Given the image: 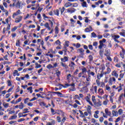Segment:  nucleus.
Returning a JSON list of instances; mask_svg holds the SVG:
<instances>
[{"instance_id": "1", "label": "nucleus", "mask_w": 125, "mask_h": 125, "mask_svg": "<svg viewBox=\"0 0 125 125\" xmlns=\"http://www.w3.org/2000/svg\"><path fill=\"white\" fill-rule=\"evenodd\" d=\"M77 53H80V54L79 55V57H80V58H84V50L82 48H78L77 49Z\"/></svg>"}, {"instance_id": "2", "label": "nucleus", "mask_w": 125, "mask_h": 125, "mask_svg": "<svg viewBox=\"0 0 125 125\" xmlns=\"http://www.w3.org/2000/svg\"><path fill=\"white\" fill-rule=\"evenodd\" d=\"M116 83V78L114 77H110L109 79L108 83L109 85H112Z\"/></svg>"}, {"instance_id": "3", "label": "nucleus", "mask_w": 125, "mask_h": 125, "mask_svg": "<svg viewBox=\"0 0 125 125\" xmlns=\"http://www.w3.org/2000/svg\"><path fill=\"white\" fill-rule=\"evenodd\" d=\"M94 104L95 105V107L97 108H99V107H101L102 105V103L101 101H100V100L98 99V102H95Z\"/></svg>"}, {"instance_id": "4", "label": "nucleus", "mask_w": 125, "mask_h": 125, "mask_svg": "<svg viewBox=\"0 0 125 125\" xmlns=\"http://www.w3.org/2000/svg\"><path fill=\"white\" fill-rule=\"evenodd\" d=\"M20 14H21V11H20V10H18L17 12L13 13L12 17L15 19L16 16H18V15H20Z\"/></svg>"}, {"instance_id": "5", "label": "nucleus", "mask_w": 125, "mask_h": 125, "mask_svg": "<svg viewBox=\"0 0 125 125\" xmlns=\"http://www.w3.org/2000/svg\"><path fill=\"white\" fill-rule=\"evenodd\" d=\"M111 76L115 77L116 79H118V78H119V73H118L117 71L114 70L111 73Z\"/></svg>"}, {"instance_id": "6", "label": "nucleus", "mask_w": 125, "mask_h": 125, "mask_svg": "<svg viewBox=\"0 0 125 125\" xmlns=\"http://www.w3.org/2000/svg\"><path fill=\"white\" fill-rule=\"evenodd\" d=\"M112 39H113L114 42H120V41H119L117 39H120V35H112L111 36Z\"/></svg>"}, {"instance_id": "7", "label": "nucleus", "mask_w": 125, "mask_h": 125, "mask_svg": "<svg viewBox=\"0 0 125 125\" xmlns=\"http://www.w3.org/2000/svg\"><path fill=\"white\" fill-rule=\"evenodd\" d=\"M66 10L68 13H70V14H72V13H74L76 11V9L74 8H70L67 9Z\"/></svg>"}, {"instance_id": "8", "label": "nucleus", "mask_w": 125, "mask_h": 125, "mask_svg": "<svg viewBox=\"0 0 125 125\" xmlns=\"http://www.w3.org/2000/svg\"><path fill=\"white\" fill-rule=\"evenodd\" d=\"M92 31H93V29H92L91 26H89V27L86 28L84 30L85 33H89V32H92Z\"/></svg>"}, {"instance_id": "9", "label": "nucleus", "mask_w": 125, "mask_h": 125, "mask_svg": "<svg viewBox=\"0 0 125 125\" xmlns=\"http://www.w3.org/2000/svg\"><path fill=\"white\" fill-rule=\"evenodd\" d=\"M22 18L23 17L21 16H19L18 18L16 19V20L15 21V23H20V22H21L22 21Z\"/></svg>"}, {"instance_id": "10", "label": "nucleus", "mask_w": 125, "mask_h": 125, "mask_svg": "<svg viewBox=\"0 0 125 125\" xmlns=\"http://www.w3.org/2000/svg\"><path fill=\"white\" fill-rule=\"evenodd\" d=\"M124 97H125V89H124V93H122L120 95L118 98V101H121L124 98Z\"/></svg>"}, {"instance_id": "11", "label": "nucleus", "mask_w": 125, "mask_h": 125, "mask_svg": "<svg viewBox=\"0 0 125 125\" xmlns=\"http://www.w3.org/2000/svg\"><path fill=\"white\" fill-rule=\"evenodd\" d=\"M124 77H125V74L121 73L119 75V78H118V81L119 82H121V81H122V79H124Z\"/></svg>"}, {"instance_id": "12", "label": "nucleus", "mask_w": 125, "mask_h": 125, "mask_svg": "<svg viewBox=\"0 0 125 125\" xmlns=\"http://www.w3.org/2000/svg\"><path fill=\"white\" fill-rule=\"evenodd\" d=\"M123 86H124V84H122V83H120L118 86V90H117L118 92H121L122 90H123Z\"/></svg>"}, {"instance_id": "13", "label": "nucleus", "mask_w": 125, "mask_h": 125, "mask_svg": "<svg viewBox=\"0 0 125 125\" xmlns=\"http://www.w3.org/2000/svg\"><path fill=\"white\" fill-rule=\"evenodd\" d=\"M64 7H66V8L70 7V6H72V3L69 2H65L64 3Z\"/></svg>"}, {"instance_id": "14", "label": "nucleus", "mask_w": 125, "mask_h": 125, "mask_svg": "<svg viewBox=\"0 0 125 125\" xmlns=\"http://www.w3.org/2000/svg\"><path fill=\"white\" fill-rule=\"evenodd\" d=\"M24 113H23V112H20L18 114V116H19V118H22V117H23V118H25V117L27 116L28 115V114H24Z\"/></svg>"}, {"instance_id": "15", "label": "nucleus", "mask_w": 125, "mask_h": 125, "mask_svg": "<svg viewBox=\"0 0 125 125\" xmlns=\"http://www.w3.org/2000/svg\"><path fill=\"white\" fill-rule=\"evenodd\" d=\"M86 110L88 113L89 115H91V106H90V105H88Z\"/></svg>"}, {"instance_id": "16", "label": "nucleus", "mask_w": 125, "mask_h": 125, "mask_svg": "<svg viewBox=\"0 0 125 125\" xmlns=\"http://www.w3.org/2000/svg\"><path fill=\"white\" fill-rule=\"evenodd\" d=\"M62 62H67L69 61V59L67 57H64L63 58H61Z\"/></svg>"}, {"instance_id": "17", "label": "nucleus", "mask_w": 125, "mask_h": 125, "mask_svg": "<svg viewBox=\"0 0 125 125\" xmlns=\"http://www.w3.org/2000/svg\"><path fill=\"white\" fill-rule=\"evenodd\" d=\"M44 26L48 30V31H50L51 30V28H50L48 22H46L45 24H44Z\"/></svg>"}, {"instance_id": "18", "label": "nucleus", "mask_w": 125, "mask_h": 125, "mask_svg": "<svg viewBox=\"0 0 125 125\" xmlns=\"http://www.w3.org/2000/svg\"><path fill=\"white\" fill-rule=\"evenodd\" d=\"M111 68H110L109 67H107V71L104 72V75H109V74H110V73H111Z\"/></svg>"}, {"instance_id": "19", "label": "nucleus", "mask_w": 125, "mask_h": 125, "mask_svg": "<svg viewBox=\"0 0 125 125\" xmlns=\"http://www.w3.org/2000/svg\"><path fill=\"white\" fill-rule=\"evenodd\" d=\"M75 65L76 64L75 63H74V62H71L69 66L70 67V68H71V69H75Z\"/></svg>"}, {"instance_id": "20", "label": "nucleus", "mask_w": 125, "mask_h": 125, "mask_svg": "<svg viewBox=\"0 0 125 125\" xmlns=\"http://www.w3.org/2000/svg\"><path fill=\"white\" fill-rule=\"evenodd\" d=\"M104 112L107 116H111V112L109 111V109L108 108H105Z\"/></svg>"}, {"instance_id": "21", "label": "nucleus", "mask_w": 125, "mask_h": 125, "mask_svg": "<svg viewBox=\"0 0 125 125\" xmlns=\"http://www.w3.org/2000/svg\"><path fill=\"white\" fill-rule=\"evenodd\" d=\"M72 45L75 46L76 48H80V47H81V44H80V43H77L76 44L73 43L72 44Z\"/></svg>"}, {"instance_id": "22", "label": "nucleus", "mask_w": 125, "mask_h": 125, "mask_svg": "<svg viewBox=\"0 0 125 125\" xmlns=\"http://www.w3.org/2000/svg\"><path fill=\"white\" fill-rule=\"evenodd\" d=\"M98 91L99 94H100V95H103V94H104V91L102 88H99L98 90Z\"/></svg>"}, {"instance_id": "23", "label": "nucleus", "mask_w": 125, "mask_h": 125, "mask_svg": "<svg viewBox=\"0 0 125 125\" xmlns=\"http://www.w3.org/2000/svg\"><path fill=\"white\" fill-rule=\"evenodd\" d=\"M59 33V28L58 26H56L55 28V35H58Z\"/></svg>"}, {"instance_id": "24", "label": "nucleus", "mask_w": 125, "mask_h": 125, "mask_svg": "<svg viewBox=\"0 0 125 125\" xmlns=\"http://www.w3.org/2000/svg\"><path fill=\"white\" fill-rule=\"evenodd\" d=\"M64 113L62 110H56V115H61L62 114H63Z\"/></svg>"}, {"instance_id": "25", "label": "nucleus", "mask_w": 125, "mask_h": 125, "mask_svg": "<svg viewBox=\"0 0 125 125\" xmlns=\"http://www.w3.org/2000/svg\"><path fill=\"white\" fill-rule=\"evenodd\" d=\"M79 112L81 114V115L80 116V117L81 118H85V116H84V114H83V111H82V110H79Z\"/></svg>"}, {"instance_id": "26", "label": "nucleus", "mask_w": 125, "mask_h": 125, "mask_svg": "<svg viewBox=\"0 0 125 125\" xmlns=\"http://www.w3.org/2000/svg\"><path fill=\"white\" fill-rule=\"evenodd\" d=\"M54 14L57 16H59V10L57 9L54 11Z\"/></svg>"}, {"instance_id": "27", "label": "nucleus", "mask_w": 125, "mask_h": 125, "mask_svg": "<svg viewBox=\"0 0 125 125\" xmlns=\"http://www.w3.org/2000/svg\"><path fill=\"white\" fill-rule=\"evenodd\" d=\"M112 114H113V116H114V117H118V111L115 110H113Z\"/></svg>"}, {"instance_id": "28", "label": "nucleus", "mask_w": 125, "mask_h": 125, "mask_svg": "<svg viewBox=\"0 0 125 125\" xmlns=\"http://www.w3.org/2000/svg\"><path fill=\"white\" fill-rule=\"evenodd\" d=\"M59 9L61 11V15H62V14H63V13L64 12V11H65V7H62V8H60Z\"/></svg>"}, {"instance_id": "29", "label": "nucleus", "mask_w": 125, "mask_h": 125, "mask_svg": "<svg viewBox=\"0 0 125 125\" xmlns=\"http://www.w3.org/2000/svg\"><path fill=\"white\" fill-rule=\"evenodd\" d=\"M33 15V14H27L26 15V16L24 18V20H26V19H28V18H30V17H31Z\"/></svg>"}, {"instance_id": "30", "label": "nucleus", "mask_w": 125, "mask_h": 125, "mask_svg": "<svg viewBox=\"0 0 125 125\" xmlns=\"http://www.w3.org/2000/svg\"><path fill=\"white\" fill-rule=\"evenodd\" d=\"M119 34L120 35V36H122V37H124L125 35V29H122V32L119 33Z\"/></svg>"}, {"instance_id": "31", "label": "nucleus", "mask_w": 125, "mask_h": 125, "mask_svg": "<svg viewBox=\"0 0 125 125\" xmlns=\"http://www.w3.org/2000/svg\"><path fill=\"white\" fill-rule=\"evenodd\" d=\"M104 75V72H103V73L100 74H98V76H97L98 79L99 80H100V79H101V78H102V77H103Z\"/></svg>"}, {"instance_id": "32", "label": "nucleus", "mask_w": 125, "mask_h": 125, "mask_svg": "<svg viewBox=\"0 0 125 125\" xmlns=\"http://www.w3.org/2000/svg\"><path fill=\"white\" fill-rule=\"evenodd\" d=\"M19 106V109L20 110H22V109L24 108V104H23V103H21L20 104Z\"/></svg>"}, {"instance_id": "33", "label": "nucleus", "mask_w": 125, "mask_h": 125, "mask_svg": "<svg viewBox=\"0 0 125 125\" xmlns=\"http://www.w3.org/2000/svg\"><path fill=\"white\" fill-rule=\"evenodd\" d=\"M61 65L62 66V67H63V68H65V69H67V68H68V65L63 63L62 62H61Z\"/></svg>"}, {"instance_id": "34", "label": "nucleus", "mask_w": 125, "mask_h": 125, "mask_svg": "<svg viewBox=\"0 0 125 125\" xmlns=\"http://www.w3.org/2000/svg\"><path fill=\"white\" fill-rule=\"evenodd\" d=\"M17 115H14L11 116L10 118H9V120L11 121V120H15V119H17Z\"/></svg>"}, {"instance_id": "35", "label": "nucleus", "mask_w": 125, "mask_h": 125, "mask_svg": "<svg viewBox=\"0 0 125 125\" xmlns=\"http://www.w3.org/2000/svg\"><path fill=\"white\" fill-rule=\"evenodd\" d=\"M35 65H36V67H35L36 69H38L42 67V65L39 64L38 62H35Z\"/></svg>"}, {"instance_id": "36", "label": "nucleus", "mask_w": 125, "mask_h": 125, "mask_svg": "<svg viewBox=\"0 0 125 125\" xmlns=\"http://www.w3.org/2000/svg\"><path fill=\"white\" fill-rule=\"evenodd\" d=\"M30 111H29V109L25 108L23 109V112H22V114H27V113H29Z\"/></svg>"}, {"instance_id": "37", "label": "nucleus", "mask_w": 125, "mask_h": 125, "mask_svg": "<svg viewBox=\"0 0 125 125\" xmlns=\"http://www.w3.org/2000/svg\"><path fill=\"white\" fill-rule=\"evenodd\" d=\"M104 45V44L102 43V42H100V45L99 46V48L100 49H102V47H103V46Z\"/></svg>"}, {"instance_id": "38", "label": "nucleus", "mask_w": 125, "mask_h": 125, "mask_svg": "<svg viewBox=\"0 0 125 125\" xmlns=\"http://www.w3.org/2000/svg\"><path fill=\"white\" fill-rule=\"evenodd\" d=\"M82 6L83 7H87V5H86V2L83 1L82 3Z\"/></svg>"}, {"instance_id": "39", "label": "nucleus", "mask_w": 125, "mask_h": 125, "mask_svg": "<svg viewBox=\"0 0 125 125\" xmlns=\"http://www.w3.org/2000/svg\"><path fill=\"white\" fill-rule=\"evenodd\" d=\"M3 106L4 107V108H8L9 107V104L8 103H3Z\"/></svg>"}, {"instance_id": "40", "label": "nucleus", "mask_w": 125, "mask_h": 125, "mask_svg": "<svg viewBox=\"0 0 125 125\" xmlns=\"http://www.w3.org/2000/svg\"><path fill=\"white\" fill-rule=\"evenodd\" d=\"M92 101L94 103V104L96 102V99H95V96H92Z\"/></svg>"}, {"instance_id": "41", "label": "nucleus", "mask_w": 125, "mask_h": 125, "mask_svg": "<svg viewBox=\"0 0 125 125\" xmlns=\"http://www.w3.org/2000/svg\"><path fill=\"white\" fill-rule=\"evenodd\" d=\"M51 112L52 115H56V110H54L53 108H51Z\"/></svg>"}, {"instance_id": "42", "label": "nucleus", "mask_w": 125, "mask_h": 125, "mask_svg": "<svg viewBox=\"0 0 125 125\" xmlns=\"http://www.w3.org/2000/svg\"><path fill=\"white\" fill-rule=\"evenodd\" d=\"M91 38H97V35H96V34L94 32H92L91 34Z\"/></svg>"}, {"instance_id": "43", "label": "nucleus", "mask_w": 125, "mask_h": 125, "mask_svg": "<svg viewBox=\"0 0 125 125\" xmlns=\"http://www.w3.org/2000/svg\"><path fill=\"white\" fill-rule=\"evenodd\" d=\"M113 61H114V62H115V63H117V62H119V59L117 58V57H115L114 58Z\"/></svg>"}, {"instance_id": "44", "label": "nucleus", "mask_w": 125, "mask_h": 125, "mask_svg": "<svg viewBox=\"0 0 125 125\" xmlns=\"http://www.w3.org/2000/svg\"><path fill=\"white\" fill-rule=\"evenodd\" d=\"M29 100H30V99L29 98H27L25 99L24 100V104H27L28 102H29Z\"/></svg>"}, {"instance_id": "45", "label": "nucleus", "mask_w": 125, "mask_h": 125, "mask_svg": "<svg viewBox=\"0 0 125 125\" xmlns=\"http://www.w3.org/2000/svg\"><path fill=\"white\" fill-rule=\"evenodd\" d=\"M93 90L94 91L95 93H97V86H94Z\"/></svg>"}, {"instance_id": "46", "label": "nucleus", "mask_w": 125, "mask_h": 125, "mask_svg": "<svg viewBox=\"0 0 125 125\" xmlns=\"http://www.w3.org/2000/svg\"><path fill=\"white\" fill-rule=\"evenodd\" d=\"M22 100V98H19L15 102V104H17L18 103H19L20 102H21V101Z\"/></svg>"}, {"instance_id": "47", "label": "nucleus", "mask_w": 125, "mask_h": 125, "mask_svg": "<svg viewBox=\"0 0 125 125\" xmlns=\"http://www.w3.org/2000/svg\"><path fill=\"white\" fill-rule=\"evenodd\" d=\"M88 59H89V60L90 62L92 61V60H93V57H92V55H90L88 56Z\"/></svg>"}, {"instance_id": "48", "label": "nucleus", "mask_w": 125, "mask_h": 125, "mask_svg": "<svg viewBox=\"0 0 125 125\" xmlns=\"http://www.w3.org/2000/svg\"><path fill=\"white\" fill-rule=\"evenodd\" d=\"M104 52V51L102 50H100L99 51V54L101 56V57H103V53Z\"/></svg>"}, {"instance_id": "49", "label": "nucleus", "mask_w": 125, "mask_h": 125, "mask_svg": "<svg viewBox=\"0 0 125 125\" xmlns=\"http://www.w3.org/2000/svg\"><path fill=\"white\" fill-rule=\"evenodd\" d=\"M105 53H104V55L105 56H109V55H110V52H109V51L105 50Z\"/></svg>"}, {"instance_id": "50", "label": "nucleus", "mask_w": 125, "mask_h": 125, "mask_svg": "<svg viewBox=\"0 0 125 125\" xmlns=\"http://www.w3.org/2000/svg\"><path fill=\"white\" fill-rule=\"evenodd\" d=\"M46 68H47V69H52V68H53V66H52V65L49 64H48V65L46 66Z\"/></svg>"}, {"instance_id": "51", "label": "nucleus", "mask_w": 125, "mask_h": 125, "mask_svg": "<svg viewBox=\"0 0 125 125\" xmlns=\"http://www.w3.org/2000/svg\"><path fill=\"white\" fill-rule=\"evenodd\" d=\"M105 88L107 90V91H110L111 90V87H110L108 85H106L105 86Z\"/></svg>"}, {"instance_id": "52", "label": "nucleus", "mask_w": 125, "mask_h": 125, "mask_svg": "<svg viewBox=\"0 0 125 125\" xmlns=\"http://www.w3.org/2000/svg\"><path fill=\"white\" fill-rule=\"evenodd\" d=\"M123 111L122 109H119L118 110V113L119 114V115H122V114L123 113Z\"/></svg>"}, {"instance_id": "53", "label": "nucleus", "mask_w": 125, "mask_h": 125, "mask_svg": "<svg viewBox=\"0 0 125 125\" xmlns=\"http://www.w3.org/2000/svg\"><path fill=\"white\" fill-rule=\"evenodd\" d=\"M57 93V95L58 96H60V97H64V96L63 95V94L60 93V92H58V93Z\"/></svg>"}, {"instance_id": "54", "label": "nucleus", "mask_w": 125, "mask_h": 125, "mask_svg": "<svg viewBox=\"0 0 125 125\" xmlns=\"http://www.w3.org/2000/svg\"><path fill=\"white\" fill-rule=\"evenodd\" d=\"M18 28V26H15L12 29L11 31L12 32H15V31H16V30H17V28Z\"/></svg>"}, {"instance_id": "55", "label": "nucleus", "mask_w": 125, "mask_h": 125, "mask_svg": "<svg viewBox=\"0 0 125 125\" xmlns=\"http://www.w3.org/2000/svg\"><path fill=\"white\" fill-rule=\"evenodd\" d=\"M82 74H84V73H86V68L85 67H83L82 68Z\"/></svg>"}, {"instance_id": "56", "label": "nucleus", "mask_w": 125, "mask_h": 125, "mask_svg": "<svg viewBox=\"0 0 125 125\" xmlns=\"http://www.w3.org/2000/svg\"><path fill=\"white\" fill-rule=\"evenodd\" d=\"M56 44H59V45H61V42H60V41L59 40H58L55 42Z\"/></svg>"}, {"instance_id": "57", "label": "nucleus", "mask_w": 125, "mask_h": 125, "mask_svg": "<svg viewBox=\"0 0 125 125\" xmlns=\"http://www.w3.org/2000/svg\"><path fill=\"white\" fill-rule=\"evenodd\" d=\"M91 78V76H90V75H88V77H86L87 82H90Z\"/></svg>"}, {"instance_id": "58", "label": "nucleus", "mask_w": 125, "mask_h": 125, "mask_svg": "<svg viewBox=\"0 0 125 125\" xmlns=\"http://www.w3.org/2000/svg\"><path fill=\"white\" fill-rule=\"evenodd\" d=\"M39 104L40 106H45V105H46V104H45L43 102H40Z\"/></svg>"}, {"instance_id": "59", "label": "nucleus", "mask_w": 125, "mask_h": 125, "mask_svg": "<svg viewBox=\"0 0 125 125\" xmlns=\"http://www.w3.org/2000/svg\"><path fill=\"white\" fill-rule=\"evenodd\" d=\"M5 93H6V90H4L3 91L0 92V96H1V95H2V94H5Z\"/></svg>"}, {"instance_id": "60", "label": "nucleus", "mask_w": 125, "mask_h": 125, "mask_svg": "<svg viewBox=\"0 0 125 125\" xmlns=\"http://www.w3.org/2000/svg\"><path fill=\"white\" fill-rule=\"evenodd\" d=\"M103 121H104V118L103 117H101L99 119V122L101 123H103Z\"/></svg>"}, {"instance_id": "61", "label": "nucleus", "mask_w": 125, "mask_h": 125, "mask_svg": "<svg viewBox=\"0 0 125 125\" xmlns=\"http://www.w3.org/2000/svg\"><path fill=\"white\" fill-rule=\"evenodd\" d=\"M18 73V71H17V70H15L13 73L14 77H15V76H16Z\"/></svg>"}, {"instance_id": "62", "label": "nucleus", "mask_w": 125, "mask_h": 125, "mask_svg": "<svg viewBox=\"0 0 125 125\" xmlns=\"http://www.w3.org/2000/svg\"><path fill=\"white\" fill-rule=\"evenodd\" d=\"M72 5L73 7H78V4L77 3H74L73 4H72Z\"/></svg>"}, {"instance_id": "63", "label": "nucleus", "mask_w": 125, "mask_h": 125, "mask_svg": "<svg viewBox=\"0 0 125 125\" xmlns=\"http://www.w3.org/2000/svg\"><path fill=\"white\" fill-rule=\"evenodd\" d=\"M64 46H67V47H68V46H69V42H68V41H65V42L64 43Z\"/></svg>"}, {"instance_id": "64", "label": "nucleus", "mask_w": 125, "mask_h": 125, "mask_svg": "<svg viewBox=\"0 0 125 125\" xmlns=\"http://www.w3.org/2000/svg\"><path fill=\"white\" fill-rule=\"evenodd\" d=\"M70 90H71V91H75L76 90V88L75 87H71L70 88Z\"/></svg>"}]
</instances>
